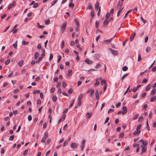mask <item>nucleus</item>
I'll return each mask as SVG.
<instances>
[{
	"instance_id": "c85d7f7f",
	"label": "nucleus",
	"mask_w": 156,
	"mask_h": 156,
	"mask_svg": "<svg viewBox=\"0 0 156 156\" xmlns=\"http://www.w3.org/2000/svg\"><path fill=\"white\" fill-rule=\"evenodd\" d=\"M23 62V60H21L20 61V62L18 63V65L20 66H21Z\"/></svg>"
},
{
	"instance_id": "4468645a",
	"label": "nucleus",
	"mask_w": 156,
	"mask_h": 156,
	"mask_svg": "<svg viewBox=\"0 0 156 156\" xmlns=\"http://www.w3.org/2000/svg\"><path fill=\"white\" fill-rule=\"evenodd\" d=\"M108 19H106L103 22V23L104 25H107L108 24Z\"/></svg>"
},
{
	"instance_id": "09e8293b",
	"label": "nucleus",
	"mask_w": 156,
	"mask_h": 156,
	"mask_svg": "<svg viewBox=\"0 0 156 156\" xmlns=\"http://www.w3.org/2000/svg\"><path fill=\"white\" fill-rule=\"evenodd\" d=\"M139 115L138 114L135 115L133 117V119H137Z\"/></svg>"
},
{
	"instance_id": "c03bdc74",
	"label": "nucleus",
	"mask_w": 156,
	"mask_h": 156,
	"mask_svg": "<svg viewBox=\"0 0 156 156\" xmlns=\"http://www.w3.org/2000/svg\"><path fill=\"white\" fill-rule=\"evenodd\" d=\"M101 66V65L100 64H97L96 65V66H95V68H96V69L98 68Z\"/></svg>"
},
{
	"instance_id": "338daca9",
	"label": "nucleus",
	"mask_w": 156,
	"mask_h": 156,
	"mask_svg": "<svg viewBox=\"0 0 156 156\" xmlns=\"http://www.w3.org/2000/svg\"><path fill=\"white\" fill-rule=\"evenodd\" d=\"M121 103L120 102H119L116 105V108H118L119 107L120 105H121Z\"/></svg>"
},
{
	"instance_id": "e2e57ef3",
	"label": "nucleus",
	"mask_w": 156,
	"mask_h": 156,
	"mask_svg": "<svg viewBox=\"0 0 156 156\" xmlns=\"http://www.w3.org/2000/svg\"><path fill=\"white\" fill-rule=\"evenodd\" d=\"M137 90V87H134L133 89V92H135Z\"/></svg>"
},
{
	"instance_id": "58836bf2",
	"label": "nucleus",
	"mask_w": 156,
	"mask_h": 156,
	"mask_svg": "<svg viewBox=\"0 0 156 156\" xmlns=\"http://www.w3.org/2000/svg\"><path fill=\"white\" fill-rule=\"evenodd\" d=\"M46 138H46L44 137H43L41 140V142L44 143L46 140Z\"/></svg>"
},
{
	"instance_id": "f8f14e48",
	"label": "nucleus",
	"mask_w": 156,
	"mask_h": 156,
	"mask_svg": "<svg viewBox=\"0 0 156 156\" xmlns=\"http://www.w3.org/2000/svg\"><path fill=\"white\" fill-rule=\"evenodd\" d=\"M114 37H113L111 39H108V40H107L104 41V42L106 44H108L109 43L112 39Z\"/></svg>"
},
{
	"instance_id": "680f3d73",
	"label": "nucleus",
	"mask_w": 156,
	"mask_h": 156,
	"mask_svg": "<svg viewBox=\"0 0 156 156\" xmlns=\"http://www.w3.org/2000/svg\"><path fill=\"white\" fill-rule=\"evenodd\" d=\"M28 150L27 149L23 153V155H26L28 153Z\"/></svg>"
},
{
	"instance_id": "79ce46f5",
	"label": "nucleus",
	"mask_w": 156,
	"mask_h": 156,
	"mask_svg": "<svg viewBox=\"0 0 156 156\" xmlns=\"http://www.w3.org/2000/svg\"><path fill=\"white\" fill-rule=\"evenodd\" d=\"M53 58V55L52 53H51L50 55V57H49V60L50 61L51 60H52V59Z\"/></svg>"
},
{
	"instance_id": "0e129e2a",
	"label": "nucleus",
	"mask_w": 156,
	"mask_h": 156,
	"mask_svg": "<svg viewBox=\"0 0 156 156\" xmlns=\"http://www.w3.org/2000/svg\"><path fill=\"white\" fill-rule=\"evenodd\" d=\"M73 92V89H71V88L70 89L68 90V92L69 94L72 93Z\"/></svg>"
},
{
	"instance_id": "20e7f679",
	"label": "nucleus",
	"mask_w": 156,
	"mask_h": 156,
	"mask_svg": "<svg viewBox=\"0 0 156 156\" xmlns=\"http://www.w3.org/2000/svg\"><path fill=\"white\" fill-rule=\"evenodd\" d=\"M122 109L123 111L122 112V114L123 115L125 114L127 112V108L126 106H123Z\"/></svg>"
},
{
	"instance_id": "f257e3e1",
	"label": "nucleus",
	"mask_w": 156,
	"mask_h": 156,
	"mask_svg": "<svg viewBox=\"0 0 156 156\" xmlns=\"http://www.w3.org/2000/svg\"><path fill=\"white\" fill-rule=\"evenodd\" d=\"M78 144L75 143H72L70 144V147L72 149H76L77 147Z\"/></svg>"
},
{
	"instance_id": "0eeeda50",
	"label": "nucleus",
	"mask_w": 156,
	"mask_h": 156,
	"mask_svg": "<svg viewBox=\"0 0 156 156\" xmlns=\"http://www.w3.org/2000/svg\"><path fill=\"white\" fill-rule=\"evenodd\" d=\"M66 22H64L63 24V25L62 26H61V29L63 30V31H62V33H63V32L64 31L66 28Z\"/></svg>"
},
{
	"instance_id": "9b49d317",
	"label": "nucleus",
	"mask_w": 156,
	"mask_h": 156,
	"mask_svg": "<svg viewBox=\"0 0 156 156\" xmlns=\"http://www.w3.org/2000/svg\"><path fill=\"white\" fill-rule=\"evenodd\" d=\"M140 130H136L133 133L134 135L138 134L140 133Z\"/></svg>"
},
{
	"instance_id": "423d86ee",
	"label": "nucleus",
	"mask_w": 156,
	"mask_h": 156,
	"mask_svg": "<svg viewBox=\"0 0 156 156\" xmlns=\"http://www.w3.org/2000/svg\"><path fill=\"white\" fill-rule=\"evenodd\" d=\"M85 62L88 64L91 65L93 63V61L90 60V59L87 58L85 60Z\"/></svg>"
},
{
	"instance_id": "a19ab883",
	"label": "nucleus",
	"mask_w": 156,
	"mask_h": 156,
	"mask_svg": "<svg viewBox=\"0 0 156 156\" xmlns=\"http://www.w3.org/2000/svg\"><path fill=\"white\" fill-rule=\"evenodd\" d=\"M90 92V96H91L94 94V89H93L92 90H91Z\"/></svg>"
},
{
	"instance_id": "ea45409f",
	"label": "nucleus",
	"mask_w": 156,
	"mask_h": 156,
	"mask_svg": "<svg viewBox=\"0 0 156 156\" xmlns=\"http://www.w3.org/2000/svg\"><path fill=\"white\" fill-rule=\"evenodd\" d=\"M152 112L151 111L149 114L148 117L149 118V119L151 118L152 117Z\"/></svg>"
},
{
	"instance_id": "c9c22d12",
	"label": "nucleus",
	"mask_w": 156,
	"mask_h": 156,
	"mask_svg": "<svg viewBox=\"0 0 156 156\" xmlns=\"http://www.w3.org/2000/svg\"><path fill=\"white\" fill-rule=\"evenodd\" d=\"M50 20L49 19H48L47 20H46L45 21V23L46 25H48L49 23H50Z\"/></svg>"
},
{
	"instance_id": "2f4dec72",
	"label": "nucleus",
	"mask_w": 156,
	"mask_h": 156,
	"mask_svg": "<svg viewBox=\"0 0 156 156\" xmlns=\"http://www.w3.org/2000/svg\"><path fill=\"white\" fill-rule=\"evenodd\" d=\"M57 98L56 96L55 95H54L52 97V100L54 101L55 102L57 100Z\"/></svg>"
},
{
	"instance_id": "412c9836",
	"label": "nucleus",
	"mask_w": 156,
	"mask_h": 156,
	"mask_svg": "<svg viewBox=\"0 0 156 156\" xmlns=\"http://www.w3.org/2000/svg\"><path fill=\"white\" fill-rule=\"evenodd\" d=\"M156 92V89H154L151 91V95H154Z\"/></svg>"
},
{
	"instance_id": "f704fd0d",
	"label": "nucleus",
	"mask_w": 156,
	"mask_h": 156,
	"mask_svg": "<svg viewBox=\"0 0 156 156\" xmlns=\"http://www.w3.org/2000/svg\"><path fill=\"white\" fill-rule=\"evenodd\" d=\"M28 43V42H26L25 41H22V44L23 45H25L27 44Z\"/></svg>"
},
{
	"instance_id": "a878e982",
	"label": "nucleus",
	"mask_w": 156,
	"mask_h": 156,
	"mask_svg": "<svg viewBox=\"0 0 156 156\" xmlns=\"http://www.w3.org/2000/svg\"><path fill=\"white\" fill-rule=\"evenodd\" d=\"M128 67L126 66H125L122 67V69L123 71H125L128 70Z\"/></svg>"
},
{
	"instance_id": "a211bd4d",
	"label": "nucleus",
	"mask_w": 156,
	"mask_h": 156,
	"mask_svg": "<svg viewBox=\"0 0 156 156\" xmlns=\"http://www.w3.org/2000/svg\"><path fill=\"white\" fill-rule=\"evenodd\" d=\"M83 94H81L79 96L78 98V100H80L81 101V100L83 98Z\"/></svg>"
},
{
	"instance_id": "9d476101",
	"label": "nucleus",
	"mask_w": 156,
	"mask_h": 156,
	"mask_svg": "<svg viewBox=\"0 0 156 156\" xmlns=\"http://www.w3.org/2000/svg\"><path fill=\"white\" fill-rule=\"evenodd\" d=\"M99 5V3L98 2H97L96 3L95 5V9L96 10H98V7Z\"/></svg>"
},
{
	"instance_id": "bf43d9fd",
	"label": "nucleus",
	"mask_w": 156,
	"mask_h": 156,
	"mask_svg": "<svg viewBox=\"0 0 156 156\" xmlns=\"http://www.w3.org/2000/svg\"><path fill=\"white\" fill-rule=\"evenodd\" d=\"M38 6V4L37 3H35L34 4V5L33 6V8H36Z\"/></svg>"
},
{
	"instance_id": "f03ea898",
	"label": "nucleus",
	"mask_w": 156,
	"mask_h": 156,
	"mask_svg": "<svg viewBox=\"0 0 156 156\" xmlns=\"http://www.w3.org/2000/svg\"><path fill=\"white\" fill-rule=\"evenodd\" d=\"M85 142L86 140L84 139L82 141L81 144L80 146V147L81 148V150L82 151L84 149Z\"/></svg>"
},
{
	"instance_id": "de8ad7c7",
	"label": "nucleus",
	"mask_w": 156,
	"mask_h": 156,
	"mask_svg": "<svg viewBox=\"0 0 156 156\" xmlns=\"http://www.w3.org/2000/svg\"><path fill=\"white\" fill-rule=\"evenodd\" d=\"M10 62V60L9 59H7L5 62V64L6 65H8Z\"/></svg>"
},
{
	"instance_id": "6e6d98bb",
	"label": "nucleus",
	"mask_w": 156,
	"mask_h": 156,
	"mask_svg": "<svg viewBox=\"0 0 156 156\" xmlns=\"http://www.w3.org/2000/svg\"><path fill=\"white\" fill-rule=\"evenodd\" d=\"M65 42L64 41H62L61 43V47L62 48H63L64 46Z\"/></svg>"
},
{
	"instance_id": "aec40b11",
	"label": "nucleus",
	"mask_w": 156,
	"mask_h": 156,
	"mask_svg": "<svg viewBox=\"0 0 156 156\" xmlns=\"http://www.w3.org/2000/svg\"><path fill=\"white\" fill-rule=\"evenodd\" d=\"M75 22L76 23V25L77 26H79V23L78 22V20L76 19H75L74 20Z\"/></svg>"
},
{
	"instance_id": "774afa93",
	"label": "nucleus",
	"mask_w": 156,
	"mask_h": 156,
	"mask_svg": "<svg viewBox=\"0 0 156 156\" xmlns=\"http://www.w3.org/2000/svg\"><path fill=\"white\" fill-rule=\"evenodd\" d=\"M152 70L153 72L155 71H156V66L153 67L152 68Z\"/></svg>"
},
{
	"instance_id": "6ab92c4d",
	"label": "nucleus",
	"mask_w": 156,
	"mask_h": 156,
	"mask_svg": "<svg viewBox=\"0 0 156 156\" xmlns=\"http://www.w3.org/2000/svg\"><path fill=\"white\" fill-rule=\"evenodd\" d=\"M72 71L71 69H69L68 71V76H70L71 75L72 73Z\"/></svg>"
},
{
	"instance_id": "473e14b6",
	"label": "nucleus",
	"mask_w": 156,
	"mask_h": 156,
	"mask_svg": "<svg viewBox=\"0 0 156 156\" xmlns=\"http://www.w3.org/2000/svg\"><path fill=\"white\" fill-rule=\"evenodd\" d=\"M128 75L129 73H126L122 77L121 79L122 80H123Z\"/></svg>"
},
{
	"instance_id": "72a5a7b5",
	"label": "nucleus",
	"mask_w": 156,
	"mask_h": 156,
	"mask_svg": "<svg viewBox=\"0 0 156 156\" xmlns=\"http://www.w3.org/2000/svg\"><path fill=\"white\" fill-rule=\"evenodd\" d=\"M34 94H36V93L39 94L40 93V91L39 90H34L33 91Z\"/></svg>"
},
{
	"instance_id": "69168bd1",
	"label": "nucleus",
	"mask_w": 156,
	"mask_h": 156,
	"mask_svg": "<svg viewBox=\"0 0 156 156\" xmlns=\"http://www.w3.org/2000/svg\"><path fill=\"white\" fill-rule=\"evenodd\" d=\"M100 35H99L96 37V40L97 42L98 41V39L100 38Z\"/></svg>"
},
{
	"instance_id": "cd10ccee",
	"label": "nucleus",
	"mask_w": 156,
	"mask_h": 156,
	"mask_svg": "<svg viewBox=\"0 0 156 156\" xmlns=\"http://www.w3.org/2000/svg\"><path fill=\"white\" fill-rule=\"evenodd\" d=\"M14 138V135L11 136L9 138V140L10 141H12L13 140Z\"/></svg>"
},
{
	"instance_id": "603ef678",
	"label": "nucleus",
	"mask_w": 156,
	"mask_h": 156,
	"mask_svg": "<svg viewBox=\"0 0 156 156\" xmlns=\"http://www.w3.org/2000/svg\"><path fill=\"white\" fill-rule=\"evenodd\" d=\"M63 115L62 116V119L63 120H64L66 117V114H63Z\"/></svg>"
},
{
	"instance_id": "49530a36",
	"label": "nucleus",
	"mask_w": 156,
	"mask_h": 156,
	"mask_svg": "<svg viewBox=\"0 0 156 156\" xmlns=\"http://www.w3.org/2000/svg\"><path fill=\"white\" fill-rule=\"evenodd\" d=\"M68 143V141L67 140H65L64 144H63V147L66 146L67 144Z\"/></svg>"
},
{
	"instance_id": "3c124183",
	"label": "nucleus",
	"mask_w": 156,
	"mask_h": 156,
	"mask_svg": "<svg viewBox=\"0 0 156 156\" xmlns=\"http://www.w3.org/2000/svg\"><path fill=\"white\" fill-rule=\"evenodd\" d=\"M155 101V96L151 98V102H152L153 101Z\"/></svg>"
},
{
	"instance_id": "1a4fd4ad",
	"label": "nucleus",
	"mask_w": 156,
	"mask_h": 156,
	"mask_svg": "<svg viewBox=\"0 0 156 156\" xmlns=\"http://www.w3.org/2000/svg\"><path fill=\"white\" fill-rule=\"evenodd\" d=\"M136 35V33L135 32H134L133 34L131 35L130 37V40L131 41H132L134 39L135 36Z\"/></svg>"
},
{
	"instance_id": "ddd939ff",
	"label": "nucleus",
	"mask_w": 156,
	"mask_h": 156,
	"mask_svg": "<svg viewBox=\"0 0 156 156\" xmlns=\"http://www.w3.org/2000/svg\"><path fill=\"white\" fill-rule=\"evenodd\" d=\"M122 5V2L120 1L119 2V3L117 6L118 8H120Z\"/></svg>"
},
{
	"instance_id": "2eb2a0df",
	"label": "nucleus",
	"mask_w": 156,
	"mask_h": 156,
	"mask_svg": "<svg viewBox=\"0 0 156 156\" xmlns=\"http://www.w3.org/2000/svg\"><path fill=\"white\" fill-rule=\"evenodd\" d=\"M93 8V7L91 3H89L88 6L87 7V9H91Z\"/></svg>"
},
{
	"instance_id": "393cba45",
	"label": "nucleus",
	"mask_w": 156,
	"mask_h": 156,
	"mask_svg": "<svg viewBox=\"0 0 156 156\" xmlns=\"http://www.w3.org/2000/svg\"><path fill=\"white\" fill-rule=\"evenodd\" d=\"M18 29H13L10 32L12 31L13 34H16L17 32Z\"/></svg>"
},
{
	"instance_id": "e433bc0d",
	"label": "nucleus",
	"mask_w": 156,
	"mask_h": 156,
	"mask_svg": "<svg viewBox=\"0 0 156 156\" xmlns=\"http://www.w3.org/2000/svg\"><path fill=\"white\" fill-rule=\"evenodd\" d=\"M74 101H75V99H73V100L72 101V103H71V104L69 105V108H70L71 107L73 106V105L74 104Z\"/></svg>"
},
{
	"instance_id": "052dcab7",
	"label": "nucleus",
	"mask_w": 156,
	"mask_h": 156,
	"mask_svg": "<svg viewBox=\"0 0 156 156\" xmlns=\"http://www.w3.org/2000/svg\"><path fill=\"white\" fill-rule=\"evenodd\" d=\"M66 85V83L65 81H63L62 83V86L63 87H65Z\"/></svg>"
},
{
	"instance_id": "dca6fc26",
	"label": "nucleus",
	"mask_w": 156,
	"mask_h": 156,
	"mask_svg": "<svg viewBox=\"0 0 156 156\" xmlns=\"http://www.w3.org/2000/svg\"><path fill=\"white\" fill-rule=\"evenodd\" d=\"M39 56V54L38 52H36L34 54V58L35 59H36Z\"/></svg>"
},
{
	"instance_id": "7c9ffc66",
	"label": "nucleus",
	"mask_w": 156,
	"mask_h": 156,
	"mask_svg": "<svg viewBox=\"0 0 156 156\" xmlns=\"http://www.w3.org/2000/svg\"><path fill=\"white\" fill-rule=\"evenodd\" d=\"M151 48L150 47H147L146 48V51L147 52H149L150 51Z\"/></svg>"
},
{
	"instance_id": "b1692460",
	"label": "nucleus",
	"mask_w": 156,
	"mask_h": 156,
	"mask_svg": "<svg viewBox=\"0 0 156 156\" xmlns=\"http://www.w3.org/2000/svg\"><path fill=\"white\" fill-rule=\"evenodd\" d=\"M87 118H88V119H90L92 116V113L88 112L87 113Z\"/></svg>"
},
{
	"instance_id": "5fc2aeb1",
	"label": "nucleus",
	"mask_w": 156,
	"mask_h": 156,
	"mask_svg": "<svg viewBox=\"0 0 156 156\" xmlns=\"http://www.w3.org/2000/svg\"><path fill=\"white\" fill-rule=\"evenodd\" d=\"M99 24V22L98 21H96L95 22V26L97 28H98Z\"/></svg>"
},
{
	"instance_id": "39448f33",
	"label": "nucleus",
	"mask_w": 156,
	"mask_h": 156,
	"mask_svg": "<svg viewBox=\"0 0 156 156\" xmlns=\"http://www.w3.org/2000/svg\"><path fill=\"white\" fill-rule=\"evenodd\" d=\"M16 4V2L15 1H14L13 2L12 4H9L8 7V9H11L12 6H14Z\"/></svg>"
},
{
	"instance_id": "4d7b16f0",
	"label": "nucleus",
	"mask_w": 156,
	"mask_h": 156,
	"mask_svg": "<svg viewBox=\"0 0 156 156\" xmlns=\"http://www.w3.org/2000/svg\"><path fill=\"white\" fill-rule=\"evenodd\" d=\"M91 16L92 17H94V10H92L91 11Z\"/></svg>"
},
{
	"instance_id": "5701e85b",
	"label": "nucleus",
	"mask_w": 156,
	"mask_h": 156,
	"mask_svg": "<svg viewBox=\"0 0 156 156\" xmlns=\"http://www.w3.org/2000/svg\"><path fill=\"white\" fill-rule=\"evenodd\" d=\"M106 81L105 80H102L101 82V84L102 85L103 84H106Z\"/></svg>"
},
{
	"instance_id": "a18cd8bd",
	"label": "nucleus",
	"mask_w": 156,
	"mask_h": 156,
	"mask_svg": "<svg viewBox=\"0 0 156 156\" xmlns=\"http://www.w3.org/2000/svg\"><path fill=\"white\" fill-rule=\"evenodd\" d=\"M48 135V133L47 132H46L44 134V137L47 138Z\"/></svg>"
},
{
	"instance_id": "13d9d810",
	"label": "nucleus",
	"mask_w": 156,
	"mask_h": 156,
	"mask_svg": "<svg viewBox=\"0 0 156 156\" xmlns=\"http://www.w3.org/2000/svg\"><path fill=\"white\" fill-rule=\"evenodd\" d=\"M17 41L16 42L13 44V46L15 48H16L17 47Z\"/></svg>"
},
{
	"instance_id": "c756f323",
	"label": "nucleus",
	"mask_w": 156,
	"mask_h": 156,
	"mask_svg": "<svg viewBox=\"0 0 156 156\" xmlns=\"http://www.w3.org/2000/svg\"><path fill=\"white\" fill-rule=\"evenodd\" d=\"M110 16V13L109 12L107 13L106 14V16H105L106 19H108V18Z\"/></svg>"
},
{
	"instance_id": "6e6552de",
	"label": "nucleus",
	"mask_w": 156,
	"mask_h": 156,
	"mask_svg": "<svg viewBox=\"0 0 156 156\" xmlns=\"http://www.w3.org/2000/svg\"><path fill=\"white\" fill-rule=\"evenodd\" d=\"M140 147H142V152H141V154H142V152H145L147 150V147H144L143 145H141Z\"/></svg>"
},
{
	"instance_id": "7ed1b4c3",
	"label": "nucleus",
	"mask_w": 156,
	"mask_h": 156,
	"mask_svg": "<svg viewBox=\"0 0 156 156\" xmlns=\"http://www.w3.org/2000/svg\"><path fill=\"white\" fill-rule=\"evenodd\" d=\"M112 53L114 55H117L118 54V51L116 50H113L111 48L109 49Z\"/></svg>"
},
{
	"instance_id": "bb28decb",
	"label": "nucleus",
	"mask_w": 156,
	"mask_h": 156,
	"mask_svg": "<svg viewBox=\"0 0 156 156\" xmlns=\"http://www.w3.org/2000/svg\"><path fill=\"white\" fill-rule=\"evenodd\" d=\"M142 144L144 146H147V142L146 141H145V140H144V141H143Z\"/></svg>"
},
{
	"instance_id": "8fccbe9b",
	"label": "nucleus",
	"mask_w": 156,
	"mask_h": 156,
	"mask_svg": "<svg viewBox=\"0 0 156 156\" xmlns=\"http://www.w3.org/2000/svg\"><path fill=\"white\" fill-rule=\"evenodd\" d=\"M32 116L31 115H30L28 116V119L29 121H30L32 120Z\"/></svg>"
},
{
	"instance_id": "4c0bfd02",
	"label": "nucleus",
	"mask_w": 156,
	"mask_h": 156,
	"mask_svg": "<svg viewBox=\"0 0 156 156\" xmlns=\"http://www.w3.org/2000/svg\"><path fill=\"white\" fill-rule=\"evenodd\" d=\"M142 60L141 57L140 55H139L138 58V62H139Z\"/></svg>"
},
{
	"instance_id": "864d4df0",
	"label": "nucleus",
	"mask_w": 156,
	"mask_h": 156,
	"mask_svg": "<svg viewBox=\"0 0 156 156\" xmlns=\"http://www.w3.org/2000/svg\"><path fill=\"white\" fill-rule=\"evenodd\" d=\"M141 127V124L137 126V127L136 129L137 130H139V129H140Z\"/></svg>"
},
{
	"instance_id": "37998d69",
	"label": "nucleus",
	"mask_w": 156,
	"mask_h": 156,
	"mask_svg": "<svg viewBox=\"0 0 156 156\" xmlns=\"http://www.w3.org/2000/svg\"><path fill=\"white\" fill-rule=\"evenodd\" d=\"M69 7H72L73 8L74 6V5L73 4L70 2L69 4Z\"/></svg>"
},
{
	"instance_id": "4be33fe9",
	"label": "nucleus",
	"mask_w": 156,
	"mask_h": 156,
	"mask_svg": "<svg viewBox=\"0 0 156 156\" xmlns=\"http://www.w3.org/2000/svg\"><path fill=\"white\" fill-rule=\"evenodd\" d=\"M37 26L38 28H43L44 27V26L40 25L38 23H37Z\"/></svg>"
},
{
	"instance_id": "f3484780",
	"label": "nucleus",
	"mask_w": 156,
	"mask_h": 156,
	"mask_svg": "<svg viewBox=\"0 0 156 156\" xmlns=\"http://www.w3.org/2000/svg\"><path fill=\"white\" fill-rule=\"evenodd\" d=\"M150 88H151L150 85L149 84L148 85H147L146 87V89H145L146 91H148V90H149L150 89Z\"/></svg>"
}]
</instances>
